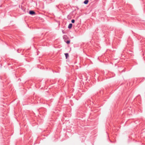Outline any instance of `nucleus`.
I'll use <instances>...</instances> for the list:
<instances>
[{
	"mask_svg": "<svg viewBox=\"0 0 145 145\" xmlns=\"http://www.w3.org/2000/svg\"><path fill=\"white\" fill-rule=\"evenodd\" d=\"M65 56L66 57V58L67 59L69 57V54L68 53H66L65 54Z\"/></svg>",
	"mask_w": 145,
	"mask_h": 145,
	"instance_id": "obj_4",
	"label": "nucleus"
},
{
	"mask_svg": "<svg viewBox=\"0 0 145 145\" xmlns=\"http://www.w3.org/2000/svg\"><path fill=\"white\" fill-rule=\"evenodd\" d=\"M29 14L31 15H35V12L33 10H30L29 11Z\"/></svg>",
	"mask_w": 145,
	"mask_h": 145,
	"instance_id": "obj_2",
	"label": "nucleus"
},
{
	"mask_svg": "<svg viewBox=\"0 0 145 145\" xmlns=\"http://www.w3.org/2000/svg\"><path fill=\"white\" fill-rule=\"evenodd\" d=\"M71 22L72 23H74L75 22V20L74 19H72L71 20Z\"/></svg>",
	"mask_w": 145,
	"mask_h": 145,
	"instance_id": "obj_6",
	"label": "nucleus"
},
{
	"mask_svg": "<svg viewBox=\"0 0 145 145\" xmlns=\"http://www.w3.org/2000/svg\"><path fill=\"white\" fill-rule=\"evenodd\" d=\"M88 1H89L88 0H85L84 1V3L85 4H87L88 3Z\"/></svg>",
	"mask_w": 145,
	"mask_h": 145,
	"instance_id": "obj_5",
	"label": "nucleus"
},
{
	"mask_svg": "<svg viewBox=\"0 0 145 145\" xmlns=\"http://www.w3.org/2000/svg\"><path fill=\"white\" fill-rule=\"evenodd\" d=\"M63 39H64V41L67 44H69L70 43V40L66 36H64L63 37Z\"/></svg>",
	"mask_w": 145,
	"mask_h": 145,
	"instance_id": "obj_1",
	"label": "nucleus"
},
{
	"mask_svg": "<svg viewBox=\"0 0 145 145\" xmlns=\"http://www.w3.org/2000/svg\"><path fill=\"white\" fill-rule=\"evenodd\" d=\"M72 24H70L68 26V28L71 29L72 27Z\"/></svg>",
	"mask_w": 145,
	"mask_h": 145,
	"instance_id": "obj_3",
	"label": "nucleus"
}]
</instances>
